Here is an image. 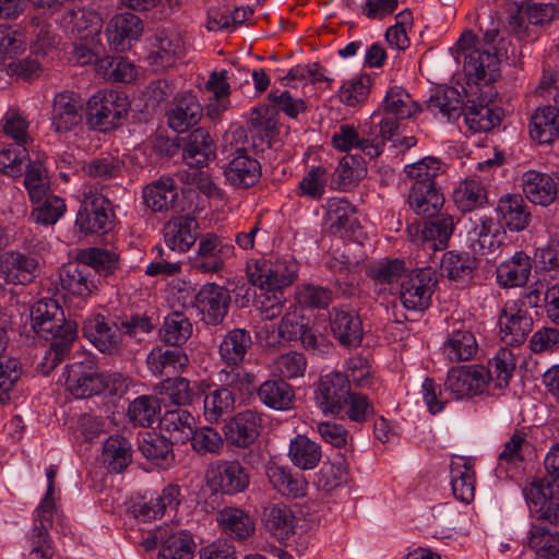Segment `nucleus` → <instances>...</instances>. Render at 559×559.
<instances>
[{
    "label": "nucleus",
    "instance_id": "nucleus-1",
    "mask_svg": "<svg viewBox=\"0 0 559 559\" xmlns=\"http://www.w3.org/2000/svg\"><path fill=\"white\" fill-rule=\"evenodd\" d=\"M31 326L41 338L50 341L41 361L36 370L48 376L61 361L69 356L78 337V324L67 320L63 309L51 298L37 300L31 307Z\"/></svg>",
    "mask_w": 559,
    "mask_h": 559
},
{
    "label": "nucleus",
    "instance_id": "nucleus-2",
    "mask_svg": "<svg viewBox=\"0 0 559 559\" xmlns=\"http://www.w3.org/2000/svg\"><path fill=\"white\" fill-rule=\"evenodd\" d=\"M58 473L56 465L46 469L47 491L35 511L34 526L28 534L29 559H51L53 556L52 540L49 528L52 526L56 504L53 499L55 478Z\"/></svg>",
    "mask_w": 559,
    "mask_h": 559
},
{
    "label": "nucleus",
    "instance_id": "nucleus-3",
    "mask_svg": "<svg viewBox=\"0 0 559 559\" xmlns=\"http://www.w3.org/2000/svg\"><path fill=\"white\" fill-rule=\"evenodd\" d=\"M252 347V336L243 328L230 329L222 335L217 353L222 365L229 368V371L221 370V381L230 386L237 385L240 380V367L249 362Z\"/></svg>",
    "mask_w": 559,
    "mask_h": 559
},
{
    "label": "nucleus",
    "instance_id": "nucleus-4",
    "mask_svg": "<svg viewBox=\"0 0 559 559\" xmlns=\"http://www.w3.org/2000/svg\"><path fill=\"white\" fill-rule=\"evenodd\" d=\"M128 97L117 91H99L87 102V120L92 128L108 132L120 126L128 115Z\"/></svg>",
    "mask_w": 559,
    "mask_h": 559
},
{
    "label": "nucleus",
    "instance_id": "nucleus-5",
    "mask_svg": "<svg viewBox=\"0 0 559 559\" xmlns=\"http://www.w3.org/2000/svg\"><path fill=\"white\" fill-rule=\"evenodd\" d=\"M64 385L76 399H87L105 391V373L100 372L93 357L81 355L64 368Z\"/></svg>",
    "mask_w": 559,
    "mask_h": 559
},
{
    "label": "nucleus",
    "instance_id": "nucleus-6",
    "mask_svg": "<svg viewBox=\"0 0 559 559\" xmlns=\"http://www.w3.org/2000/svg\"><path fill=\"white\" fill-rule=\"evenodd\" d=\"M437 283V274L431 266L414 269L405 274L400 288L404 308L416 311L427 309Z\"/></svg>",
    "mask_w": 559,
    "mask_h": 559
},
{
    "label": "nucleus",
    "instance_id": "nucleus-7",
    "mask_svg": "<svg viewBox=\"0 0 559 559\" xmlns=\"http://www.w3.org/2000/svg\"><path fill=\"white\" fill-rule=\"evenodd\" d=\"M249 483L247 469L236 460H218L206 471V484L214 492L234 496L243 492Z\"/></svg>",
    "mask_w": 559,
    "mask_h": 559
},
{
    "label": "nucleus",
    "instance_id": "nucleus-8",
    "mask_svg": "<svg viewBox=\"0 0 559 559\" xmlns=\"http://www.w3.org/2000/svg\"><path fill=\"white\" fill-rule=\"evenodd\" d=\"M182 147V157L190 167L202 168L216 156L215 142L210 133L197 128L186 138H176L169 143L167 154L175 155Z\"/></svg>",
    "mask_w": 559,
    "mask_h": 559
},
{
    "label": "nucleus",
    "instance_id": "nucleus-9",
    "mask_svg": "<svg viewBox=\"0 0 559 559\" xmlns=\"http://www.w3.org/2000/svg\"><path fill=\"white\" fill-rule=\"evenodd\" d=\"M231 296L229 290L216 283H206L194 296L193 305L206 325H219L229 312Z\"/></svg>",
    "mask_w": 559,
    "mask_h": 559
},
{
    "label": "nucleus",
    "instance_id": "nucleus-10",
    "mask_svg": "<svg viewBox=\"0 0 559 559\" xmlns=\"http://www.w3.org/2000/svg\"><path fill=\"white\" fill-rule=\"evenodd\" d=\"M298 265L294 260H276L275 262H257L249 269L250 283L260 288L278 290L294 283L297 277Z\"/></svg>",
    "mask_w": 559,
    "mask_h": 559
},
{
    "label": "nucleus",
    "instance_id": "nucleus-11",
    "mask_svg": "<svg viewBox=\"0 0 559 559\" xmlns=\"http://www.w3.org/2000/svg\"><path fill=\"white\" fill-rule=\"evenodd\" d=\"M485 376V366L453 367L448 372L444 390L456 400L473 397L481 394L488 386Z\"/></svg>",
    "mask_w": 559,
    "mask_h": 559
},
{
    "label": "nucleus",
    "instance_id": "nucleus-12",
    "mask_svg": "<svg viewBox=\"0 0 559 559\" xmlns=\"http://www.w3.org/2000/svg\"><path fill=\"white\" fill-rule=\"evenodd\" d=\"M522 192L527 201L547 207L559 197V173H543L535 169L520 177Z\"/></svg>",
    "mask_w": 559,
    "mask_h": 559
},
{
    "label": "nucleus",
    "instance_id": "nucleus-13",
    "mask_svg": "<svg viewBox=\"0 0 559 559\" xmlns=\"http://www.w3.org/2000/svg\"><path fill=\"white\" fill-rule=\"evenodd\" d=\"M110 201L103 194L86 198L78 212L75 225L84 234L106 233L112 223Z\"/></svg>",
    "mask_w": 559,
    "mask_h": 559
},
{
    "label": "nucleus",
    "instance_id": "nucleus-14",
    "mask_svg": "<svg viewBox=\"0 0 559 559\" xmlns=\"http://www.w3.org/2000/svg\"><path fill=\"white\" fill-rule=\"evenodd\" d=\"M234 247L223 242L213 233L200 238L195 254L190 258L191 267L202 273H216L224 267L225 260L233 255Z\"/></svg>",
    "mask_w": 559,
    "mask_h": 559
},
{
    "label": "nucleus",
    "instance_id": "nucleus-15",
    "mask_svg": "<svg viewBox=\"0 0 559 559\" xmlns=\"http://www.w3.org/2000/svg\"><path fill=\"white\" fill-rule=\"evenodd\" d=\"M83 102L70 91L57 93L52 100L51 129L57 133H67L81 124L83 120Z\"/></svg>",
    "mask_w": 559,
    "mask_h": 559
},
{
    "label": "nucleus",
    "instance_id": "nucleus-16",
    "mask_svg": "<svg viewBox=\"0 0 559 559\" xmlns=\"http://www.w3.org/2000/svg\"><path fill=\"white\" fill-rule=\"evenodd\" d=\"M330 326L338 343L348 348H357L364 338L362 321L354 309L334 307L329 312Z\"/></svg>",
    "mask_w": 559,
    "mask_h": 559
},
{
    "label": "nucleus",
    "instance_id": "nucleus-17",
    "mask_svg": "<svg viewBox=\"0 0 559 559\" xmlns=\"http://www.w3.org/2000/svg\"><path fill=\"white\" fill-rule=\"evenodd\" d=\"M349 393L348 379L342 372L334 371L321 377L316 400L322 412L341 415Z\"/></svg>",
    "mask_w": 559,
    "mask_h": 559
},
{
    "label": "nucleus",
    "instance_id": "nucleus-18",
    "mask_svg": "<svg viewBox=\"0 0 559 559\" xmlns=\"http://www.w3.org/2000/svg\"><path fill=\"white\" fill-rule=\"evenodd\" d=\"M185 50L180 35L169 29H158L151 38L148 62L155 71L173 67Z\"/></svg>",
    "mask_w": 559,
    "mask_h": 559
},
{
    "label": "nucleus",
    "instance_id": "nucleus-19",
    "mask_svg": "<svg viewBox=\"0 0 559 559\" xmlns=\"http://www.w3.org/2000/svg\"><path fill=\"white\" fill-rule=\"evenodd\" d=\"M499 335L502 342L508 345H520L524 343L533 330L531 314L516 304L506 305L498 319Z\"/></svg>",
    "mask_w": 559,
    "mask_h": 559
},
{
    "label": "nucleus",
    "instance_id": "nucleus-20",
    "mask_svg": "<svg viewBox=\"0 0 559 559\" xmlns=\"http://www.w3.org/2000/svg\"><path fill=\"white\" fill-rule=\"evenodd\" d=\"M142 33V20L130 12L116 14L106 27V36L110 47L120 52L129 50Z\"/></svg>",
    "mask_w": 559,
    "mask_h": 559
},
{
    "label": "nucleus",
    "instance_id": "nucleus-21",
    "mask_svg": "<svg viewBox=\"0 0 559 559\" xmlns=\"http://www.w3.org/2000/svg\"><path fill=\"white\" fill-rule=\"evenodd\" d=\"M262 428L261 416L251 409L236 414L224 426L226 441L237 448L250 447Z\"/></svg>",
    "mask_w": 559,
    "mask_h": 559
},
{
    "label": "nucleus",
    "instance_id": "nucleus-22",
    "mask_svg": "<svg viewBox=\"0 0 559 559\" xmlns=\"http://www.w3.org/2000/svg\"><path fill=\"white\" fill-rule=\"evenodd\" d=\"M96 288L97 286L91 270L79 260L76 262H69L60 269L56 289L61 292L63 297L68 295L87 297Z\"/></svg>",
    "mask_w": 559,
    "mask_h": 559
},
{
    "label": "nucleus",
    "instance_id": "nucleus-23",
    "mask_svg": "<svg viewBox=\"0 0 559 559\" xmlns=\"http://www.w3.org/2000/svg\"><path fill=\"white\" fill-rule=\"evenodd\" d=\"M203 115V108L198 97L186 92L174 98L171 108L167 111V123L177 133H183L195 127Z\"/></svg>",
    "mask_w": 559,
    "mask_h": 559
},
{
    "label": "nucleus",
    "instance_id": "nucleus-24",
    "mask_svg": "<svg viewBox=\"0 0 559 559\" xmlns=\"http://www.w3.org/2000/svg\"><path fill=\"white\" fill-rule=\"evenodd\" d=\"M224 175L235 188L247 189L260 180L261 165L245 148H237L233 158L224 166Z\"/></svg>",
    "mask_w": 559,
    "mask_h": 559
},
{
    "label": "nucleus",
    "instance_id": "nucleus-25",
    "mask_svg": "<svg viewBox=\"0 0 559 559\" xmlns=\"http://www.w3.org/2000/svg\"><path fill=\"white\" fill-rule=\"evenodd\" d=\"M38 266L36 258L21 252H5L0 258V274L9 284H29L37 276Z\"/></svg>",
    "mask_w": 559,
    "mask_h": 559
},
{
    "label": "nucleus",
    "instance_id": "nucleus-26",
    "mask_svg": "<svg viewBox=\"0 0 559 559\" xmlns=\"http://www.w3.org/2000/svg\"><path fill=\"white\" fill-rule=\"evenodd\" d=\"M427 217L428 221L417 234L415 241L420 242L426 250H443L454 231V219L449 214L438 213Z\"/></svg>",
    "mask_w": 559,
    "mask_h": 559
},
{
    "label": "nucleus",
    "instance_id": "nucleus-27",
    "mask_svg": "<svg viewBox=\"0 0 559 559\" xmlns=\"http://www.w3.org/2000/svg\"><path fill=\"white\" fill-rule=\"evenodd\" d=\"M174 441L162 433L146 431L138 437V450L153 465L168 469L175 463Z\"/></svg>",
    "mask_w": 559,
    "mask_h": 559
},
{
    "label": "nucleus",
    "instance_id": "nucleus-28",
    "mask_svg": "<svg viewBox=\"0 0 559 559\" xmlns=\"http://www.w3.org/2000/svg\"><path fill=\"white\" fill-rule=\"evenodd\" d=\"M532 267L531 257L524 251H516L509 260L497 266V283L503 288L522 287L530 280Z\"/></svg>",
    "mask_w": 559,
    "mask_h": 559
},
{
    "label": "nucleus",
    "instance_id": "nucleus-29",
    "mask_svg": "<svg viewBox=\"0 0 559 559\" xmlns=\"http://www.w3.org/2000/svg\"><path fill=\"white\" fill-rule=\"evenodd\" d=\"M84 336L103 353L118 350L122 342L118 322L106 321L104 316L97 314L83 329Z\"/></svg>",
    "mask_w": 559,
    "mask_h": 559
},
{
    "label": "nucleus",
    "instance_id": "nucleus-30",
    "mask_svg": "<svg viewBox=\"0 0 559 559\" xmlns=\"http://www.w3.org/2000/svg\"><path fill=\"white\" fill-rule=\"evenodd\" d=\"M198 222L194 217L177 216L164 226V240L170 251L186 252L197 241Z\"/></svg>",
    "mask_w": 559,
    "mask_h": 559
},
{
    "label": "nucleus",
    "instance_id": "nucleus-31",
    "mask_svg": "<svg viewBox=\"0 0 559 559\" xmlns=\"http://www.w3.org/2000/svg\"><path fill=\"white\" fill-rule=\"evenodd\" d=\"M497 211L500 223L510 231H522L532 221V214L521 194L502 195L498 201Z\"/></svg>",
    "mask_w": 559,
    "mask_h": 559
},
{
    "label": "nucleus",
    "instance_id": "nucleus-32",
    "mask_svg": "<svg viewBox=\"0 0 559 559\" xmlns=\"http://www.w3.org/2000/svg\"><path fill=\"white\" fill-rule=\"evenodd\" d=\"M334 148L341 152H348L352 148H360L370 159L378 157L383 150V143L378 139L366 138L361 135L353 126L342 124L332 135Z\"/></svg>",
    "mask_w": 559,
    "mask_h": 559
},
{
    "label": "nucleus",
    "instance_id": "nucleus-33",
    "mask_svg": "<svg viewBox=\"0 0 559 559\" xmlns=\"http://www.w3.org/2000/svg\"><path fill=\"white\" fill-rule=\"evenodd\" d=\"M464 58V71L476 83L484 82L488 84L495 82L498 78L500 60L496 52L475 48Z\"/></svg>",
    "mask_w": 559,
    "mask_h": 559
},
{
    "label": "nucleus",
    "instance_id": "nucleus-34",
    "mask_svg": "<svg viewBox=\"0 0 559 559\" xmlns=\"http://www.w3.org/2000/svg\"><path fill=\"white\" fill-rule=\"evenodd\" d=\"M189 362L188 356L181 348H165L156 346L146 357L148 370L156 377H170L181 371Z\"/></svg>",
    "mask_w": 559,
    "mask_h": 559
},
{
    "label": "nucleus",
    "instance_id": "nucleus-35",
    "mask_svg": "<svg viewBox=\"0 0 559 559\" xmlns=\"http://www.w3.org/2000/svg\"><path fill=\"white\" fill-rule=\"evenodd\" d=\"M443 194L436 188V182H414L408 195L411 209L421 216H433L443 205Z\"/></svg>",
    "mask_w": 559,
    "mask_h": 559
},
{
    "label": "nucleus",
    "instance_id": "nucleus-36",
    "mask_svg": "<svg viewBox=\"0 0 559 559\" xmlns=\"http://www.w3.org/2000/svg\"><path fill=\"white\" fill-rule=\"evenodd\" d=\"M162 401H168L176 407L190 405L198 396L197 382L182 377H168L155 386Z\"/></svg>",
    "mask_w": 559,
    "mask_h": 559
},
{
    "label": "nucleus",
    "instance_id": "nucleus-37",
    "mask_svg": "<svg viewBox=\"0 0 559 559\" xmlns=\"http://www.w3.org/2000/svg\"><path fill=\"white\" fill-rule=\"evenodd\" d=\"M143 199L153 212H166L174 207L178 191L175 180L170 177H160L143 189Z\"/></svg>",
    "mask_w": 559,
    "mask_h": 559
},
{
    "label": "nucleus",
    "instance_id": "nucleus-38",
    "mask_svg": "<svg viewBox=\"0 0 559 559\" xmlns=\"http://www.w3.org/2000/svg\"><path fill=\"white\" fill-rule=\"evenodd\" d=\"M530 133L542 144H550L559 135V105L536 109L531 118Z\"/></svg>",
    "mask_w": 559,
    "mask_h": 559
},
{
    "label": "nucleus",
    "instance_id": "nucleus-39",
    "mask_svg": "<svg viewBox=\"0 0 559 559\" xmlns=\"http://www.w3.org/2000/svg\"><path fill=\"white\" fill-rule=\"evenodd\" d=\"M194 425V417L189 411L181 407L166 411L159 419V429L169 433L168 439L181 444L189 441Z\"/></svg>",
    "mask_w": 559,
    "mask_h": 559
},
{
    "label": "nucleus",
    "instance_id": "nucleus-40",
    "mask_svg": "<svg viewBox=\"0 0 559 559\" xmlns=\"http://www.w3.org/2000/svg\"><path fill=\"white\" fill-rule=\"evenodd\" d=\"M258 396L265 406L275 411H288L295 401L292 385L280 378L264 381L258 389Z\"/></svg>",
    "mask_w": 559,
    "mask_h": 559
},
{
    "label": "nucleus",
    "instance_id": "nucleus-41",
    "mask_svg": "<svg viewBox=\"0 0 559 559\" xmlns=\"http://www.w3.org/2000/svg\"><path fill=\"white\" fill-rule=\"evenodd\" d=\"M476 350L475 336L464 329L463 323L455 322L448 341L443 344V353L452 361H464L471 359Z\"/></svg>",
    "mask_w": 559,
    "mask_h": 559
},
{
    "label": "nucleus",
    "instance_id": "nucleus-42",
    "mask_svg": "<svg viewBox=\"0 0 559 559\" xmlns=\"http://www.w3.org/2000/svg\"><path fill=\"white\" fill-rule=\"evenodd\" d=\"M266 477L275 490L287 497L305 496L307 481L298 474L293 475L288 469L270 462L265 469Z\"/></svg>",
    "mask_w": 559,
    "mask_h": 559
},
{
    "label": "nucleus",
    "instance_id": "nucleus-43",
    "mask_svg": "<svg viewBox=\"0 0 559 559\" xmlns=\"http://www.w3.org/2000/svg\"><path fill=\"white\" fill-rule=\"evenodd\" d=\"M464 121L473 132H488L500 123L501 112L487 104L467 100L462 112Z\"/></svg>",
    "mask_w": 559,
    "mask_h": 559
},
{
    "label": "nucleus",
    "instance_id": "nucleus-44",
    "mask_svg": "<svg viewBox=\"0 0 559 559\" xmlns=\"http://www.w3.org/2000/svg\"><path fill=\"white\" fill-rule=\"evenodd\" d=\"M78 260L93 269L99 276H111L118 269L120 263L119 254L112 250L99 247H88L82 249L78 253Z\"/></svg>",
    "mask_w": 559,
    "mask_h": 559
},
{
    "label": "nucleus",
    "instance_id": "nucleus-45",
    "mask_svg": "<svg viewBox=\"0 0 559 559\" xmlns=\"http://www.w3.org/2000/svg\"><path fill=\"white\" fill-rule=\"evenodd\" d=\"M63 22L70 28L71 33L82 39L97 35L103 27V19L99 13L84 8L69 10L63 15Z\"/></svg>",
    "mask_w": 559,
    "mask_h": 559
},
{
    "label": "nucleus",
    "instance_id": "nucleus-46",
    "mask_svg": "<svg viewBox=\"0 0 559 559\" xmlns=\"http://www.w3.org/2000/svg\"><path fill=\"white\" fill-rule=\"evenodd\" d=\"M103 460L110 472H123L132 462L130 441L120 435L110 436L104 443Z\"/></svg>",
    "mask_w": 559,
    "mask_h": 559
},
{
    "label": "nucleus",
    "instance_id": "nucleus-47",
    "mask_svg": "<svg viewBox=\"0 0 559 559\" xmlns=\"http://www.w3.org/2000/svg\"><path fill=\"white\" fill-rule=\"evenodd\" d=\"M454 201L462 212H471L488 203V192L484 183L473 176L460 183L454 191Z\"/></svg>",
    "mask_w": 559,
    "mask_h": 559
},
{
    "label": "nucleus",
    "instance_id": "nucleus-48",
    "mask_svg": "<svg viewBox=\"0 0 559 559\" xmlns=\"http://www.w3.org/2000/svg\"><path fill=\"white\" fill-rule=\"evenodd\" d=\"M464 103L460 92L455 87H448L431 95L427 102V108L435 116L441 115L448 121L456 120L462 116Z\"/></svg>",
    "mask_w": 559,
    "mask_h": 559
},
{
    "label": "nucleus",
    "instance_id": "nucleus-49",
    "mask_svg": "<svg viewBox=\"0 0 559 559\" xmlns=\"http://www.w3.org/2000/svg\"><path fill=\"white\" fill-rule=\"evenodd\" d=\"M192 323L179 311H174L165 317L159 329L160 340L175 348H180L192 335Z\"/></svg>",
    "mask_w": 559,
    "mask_h": 559
},
{
    "label": "nucleus",
    "instance_id": "nucleus-50",
    "mask_svg": "<svg viewBox=\"0 0 559 559\" xmlns=\"http://www.w3.org/2000/svg\"><path fill=\"white\" fill-rule=\"evenodd\" d=\"M326 221L337 231L354 233L359 227L355 207L345 199L332 198L326 201Z\"/></svg>",
    "mask_w": 559,
    "mask_h": 559
},
{
    "label": "nucleus",
    "instance_id": "nucleus-51",
    "mask_svg": "<svg viewBox=\"0 0 559 559\" xmlns=\"http://www.w3.org/2000/svg\"><path fill=\"white\" fill-rule=\"evenodd\" d=\"M515 368L514 355L510 349L501 348L496 356L489 360L485 367V379L487 383H492L495 389H502L509 384Z\"/></svg>",
    "mask_w": 559,
    "mask_h": 559
},
{
    "label": "nucleus",
    "instance_id": "nucleus-52",
    "mask_svg": "<svg viewBox=\"0 0 559 559\" xmlns=\"http://www.w3.org/2000/svg\"><path fill=\"white\" fill-rule=\"evenodd\" d=\"M288 455L293 464L301 469H313L321 460V447L304 435L290 441Z\"/></svg>",
    "mask_w": 559,
    "mask_h": 559
},
{
    "label": "nucleus",
    "instance_id": "nucleus-53",
    "mask_svg": "<svg viewBox=\"0 0 559 559\" xmlns=\"http://www.w3.org/2000/svg\"><path fill=\"white\" fill-rule=\"evenodd\" d=\"M263 520L265 527L281 539L287 538L294 532L295 516L285 504H273L264 508Z\"/></svg>",
    "mask_w": 559,
    "mask_h": 559
},
{
    "label": "nucleus",
    "instance_id": "nucleus-54",
    "mask_svg": "<svg viewBox=\"0 0 559 559\" xmlns=\"http://www.w3.org/2000/svg\"><path fill=\"white\" fill-rule=\"evenodd\" d=\"M217 521L226 534L239 540L246 539L254 531V523L251 518L236 508L222 510Z\"/></svg>",
    "mask_w": 559,
    "mask_h": 559
},
{
    "label": "nucleus",
    "instance_id": "nucleus-55",
    "mask_svg": "<svg viewBox=\"0 0 559 559\" xmlns=\"http://www.w3.org/2000/svg\"><path fill=\"white\" fill-rule=\"evenodd\" d=\"M235 397L231 391L221 386L210 391L203 401L204 417L209 423H218L234 408Z\"/></svg>",
    "mask_w": 559,
    "mask_h": 559
},
{
    "label": "nucleus",
    "instance_id": "nucleus-56",
    "mask_svg": "<svg viewBox=\"0 0 559 559\" xmlns=\"http://www.w3.org/2000/svg\"><path fill=\"white\" fill-rule=\"evenodd\" d=\"M382 104L385 114L397 119L411 118L420 109L406 90L400 86L389 88Z\"/></svg>",
    "mask_w": 559,
    "mask_h": 559
},
{
    "label": "nucleus",
    "instance_id": "nucleus-57",
    "mask_svg": "<svg viewBox=\"0 0 559 559\" xmlns=\"http://www.w3.org/2000/svg\"><path fill=\"white\" fill-rule=\"evenodd\" d=\"M451 486L453 496L469 503L475 497V472L466 462L455 464L451 468Z\"/></svg>",
    "mask_w": 559,
    "mask_h": 559
},
{
    "label": "nucleus",
    "instance_id": "nucleus-58",
    "mask_svg": "<svg viewBox=\"0 0 559 559\" xmlns=\"http://www.w3.org/2000/svg\"><path fill=\"white\" fill-rule=\"evenodd\" d=\"M528 546L542 559H556L559 556V536L547 527L533 524L528 535Z\"/></svg>",
    "mask_w": 559,
    "mask_h": 559
},
{
    "label": "nucleus",
    "instance_id": "nucleus-59",
    "mask_svg": "<svg viewBox=\"0 0 559 559\" xmlns=\"http://www.w3.org/2000/svg\"><path fill=\"white\" fill-rule=\"evenodd\" d=\"M334 292L328 287L306 283L296 287L297 302L306 309H326L333 300Z\"/></svg>",
    "mask_w": 559,
    "mask_h": 559
},
{
    "label": "nucleus",
    "instance_id": "nucleus-60",
    "mask_svg": "<svg viewBox=\"0 0 559 559\" xmlns=\"http://www.w3.org/2000/svg\"><path fill=\"white\" fill-rule=\"evenodd\" d=\"M476 269V259L468 253L449 251L443 254L441 270L451 281H464L471 278Z\"/></svg>",
    "mask_w": 559,
    "mask_h": 559
},
{
    "label": "nucleus",
    "instance_id": "nucleus-61",
    "mask_svg": "<svg viewBox=\"0 0 559 559\" xmlns=\"http://www.w3.org/2000/svg\"><path fill=\"white\" fill-rule=\"evenodd\" d=\"M158 409V402L155 397L141 395L129 404L128 417L134 425L151 427L157 418Z\"/></svg>",
    "mask_w": 559,
    "mask_h": 559
},
{
    "label": "nucleus",
    "instance_id": "nucleus-62",
    "mask_svg": "<svg viewBox=\"0 0 559 559\" xmlns=\"http://www.w3.org/2000/svg\"><path fill=\"white\" fill-rule=\"evenodd\" d=\"M124 163L118 156L105 155L85 163L84 173L95 179L108 180L121 175Z\"/></svg>",
    "mask_w": 559,
    "mask_h": 559
},
{
    "label": "nucleus",
    "instance_id": "nucleus-63",
    "mask_svg": "<svg viewBox=\"0 0 559 559\" xmlns=\"http://www.w3.org/2000/svg\"><path fill=\"white\" fill-rule=\"evenodd\" d=\"M406 267L403 260H380L372 263L367 275L379 285H391L405 275Z\"/></svg>",
    "mask_w": 559,
    "mask_h": 559
},
{
    "label": "nucleus",
    "instance_id": "nucleus-64",
    "mask_svg": "<svg viewBox=\"0 0 559 559\" xmlns=\"http://www.w3.org/2000/svg\"><path fill=\"white\" fill-rule=\"evenodd\" d=\"M274 108L267 106L255 107L251 110L249 119V132L252 136H259L262 142L270 144L276 121Z\"/></svg>",
    "mask_w": 559,
    "mask_h": 559
}]
</instances>
